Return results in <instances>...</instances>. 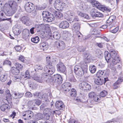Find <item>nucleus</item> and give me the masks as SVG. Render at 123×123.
<instances>
[{"mask_svg": "<svg viewBox=\"0 0 123 123\" xmlns=\"http://www.w3.org/2000/svg\"><path fill=\"white\" fill-rule=\"evenodd\" d=\"M50 10H52V12L54 13V14L52 13L49 14L47 13L45 14V16H44L43 20L45 22H51L55 19L54 16L56 18H61L63 17L62 14L61 12H57L51 8H50Z\"/></svg>", "mask_w": 123, "mask_h": 123, "instance_id": "1", "label": "nucleus"}, {"mask_svg": "<svg viewBox=\"0 0 123 123\" xmlns=\"http://www.w3.org/2000/svg\"><path fill=\"white\" fill-rule=\"evenodd\" d=\"M114 53H111L112 59L110 61V64L109 67L112 70V72L116 73V68L114 66L120 62V58L116 52H114Z\"/></svg>", "mask_w": 123, "mask_h": 123, "instance_id": "2", "label": "nucleus"}, {"mask_svg": "<svg viewBox=\"0 0 123 123\" xmlns=\"http://www.w3.org/2000/svg\"><path fill=\"white\" fill-rule=\"evenodd\" d=\"M84 68L78 65L75 66L74 68V72L75 74L79 76H82L84 74H86L87 73V65L86 63H85Z\"/></svg>", "mask_w": 123, "mask_h": 123, "instance_id": "3", "label": "nucleus"}, {"mask_svg": "<svg viewBox=\"0 0 123 123\" xmlns=\"http://www.w3.org/2000/svg\"><path fill=\"white\" fill-rule=\"evenodd\" d=\"M46 64L44 67V71L50 74H53L55 71V69L54 67L52 65L50 62V58L49 56L46 58Z\"/></svg>", "mask_w": 123, "mask_h": 123, "instance_id": "4", "label": "nucleus"}, {"mask_svg": "<svg viewBox=\"0 0 123 123\" xmlns=\"http://www.w3.org/2000/svg\"><path fill=\"white\" fill-rule=\"evenodd\" d=\"M90 2L94 7L103 11L110 12L111 9L107 7H105L101 5L99 2L96 0H90Z\"/></svg>", "mask_w": 123, "mask_h": 123, "instance_id": "5", "label": "nucleus"}, {"mask_svg": "<svg viewBox=\"0 0 123 123\" xmlns=\"http://www.w3.org/2000/svg\"><path fill=\"white\" fill-rule=\"evenodd\" d=\"M80 89L84 91H89L91 89V87L88 83L85 81H83L79 84Z\"/></svg>", "mask_w": 123, "mask_h": 123, "instance_id": "6", "label": "nucleus"}, {"mask_svg": "<svg viewBox=\"0 0 123 123\" xmlns=\"http://www.w3.org/2000/svg\"><path fill=\"white\" fill-rule=\"evenodd\" d=\"M45 72L46 73H43L41 74V80H42V83L45 81L48 82H52V78L50 75L52 74H50L46 72Z\"/></svg>", "mask_w": 123, "mask_h": 123, "instance_id": "7", "label": "nucleus"}, {"mask_svg": "<svg viewBox=\"0 0 123 123\" xmlns=\"http://www.w3.org/2000/svg\"><path fill=\"white\" fill-rule=\"evenodd\" d=\"M62 86L63 92L66 95H68V93H70V90L71 87V83L68 82H65L62 85Z\"/></svg>", "mask_w": 123, "mask_h": 123, "instance_id": "8", "label": "nucleus"}, {"mask_svg": "<svg viewBox=\"0 0 123 123\" xmlns=\"http://www.w3.org/2000/svg\"><path fill=\"white\" fill-rule=\"evenodd\" d=\"M24 8L26 11L30 13L33 11L35 8L34 5L30 2L26 3L25 6Z\"/></svg>", "mask_w": 123, "mask_h": 123, "instance_id": "9", "label": "nucleus"}, {"mask_svg": "<svg viewBox=\"0 0 123 123\" xmlns=\"http://www.w3.org/2000/svg\"><path fill=\"white\" fill-rule=\"evenodd\" d=\"M91 17L95 19L97 17H102L103 16V14L100 12H98L96 9L92 10L91 12Z\"/></svg>", "mask_w": 123, "mask_h": 123, "instance_id": "10", "label": "nucleus"}, {"mask_svg": "<svg viewBox=\"0 0 123 123\" xmlns=\"http://www.w3.org/2000/svg\"><path fill=\"white\" fill-rule=\"evenodd\" d=\"M57 70L61 73L65 74L66 73V67L64 64L62 62L58 63L56 65Z\"/></svg>", "mask_w": 123, "mask_h": 123, "instance_id": "11", "label": "nucleus"}, {"mask_svg": "<svg viewBox=\"0 0 123 123\" xmlns=\"http://www.w3.org/2000/svg\"><path fill=\"white\" fill-rule=\"evenodd\" d=\"M65 4L60 0H56L55 2L54 6L58 10H61L64 8Z\"/></svg>", "mask_w": 123, "mask_h": 123, "instance_id": "12", "label": "nucleus"}, {"mask_svg": "<svg viewBox=\"0 0 123 123\" xmlns=\"http://www.w3.org/2000/svg\"><path fill=\"white\" fill-rule=\"evenodd\" d=\"M55 45L58 49L60 50L64 49L66 47L64 42L59 40H57L55 42Z\"/></svg>", "mask_w": 123, "mask_h": 123, "instance_id": "13", "label": "nucleus"}, {"mask_svg": "<svg viewBox=\"0 0 123 123\" xmlns=\"http://www.w3.org/2000/svg\"><path fill=\"white\" fill-rule=\"evenodd\" d=\"M53 81L55 82L58 84H61L62 81V79L61 75L59 74H56L54 75L53 77Z\"/></svg>", "mask_w": 123, "mask_h": 123, "instance_id": "14", "label": "nucleus"}, {"mask_svg": "<svg viewBox=\"0 0 123 123\" xmlns=\"http://www.w3.org/2000/svg\"><path fill=\"white\" fill-rule=\"evenodd\" d=\"M11 72L13 74L16 75L14 77V79L15 80H20L21 78V77L20 76L17 75H18L20 71L19 70L17 69L16 68L12 67L11 68Z\"/></svg>", "mask_w": 123, "mask_h": 123, "instance_id": "15", "label": "nucleus"}, {"mask_svg": "<svg viewBox=\"0 0 123 123\" xmlns=\"http://www.w3.org/2000/svg\"><path fill=\"white\" fill-rule=\"evenodd\" d=\"M114 52H116L113 50H111L110 51V53H109L108 51H105L104 53V56L105 59L106 61L108 62L109 61H110L111 60V53H115Z\"/></svg>", "mask_w": 123, "mask_h": 123, "instance_id": "16", "label": "nucleus"}, {"mask_svg": "<svg viewBox=\"0 0 123 123\" xmlns=\"http://www.w3.org/2000/svg\"><path fill=\"white\" fill-rule=\"evenodd\" d=\"M30 34V31L27 29H24L22 32V37L24 40H27L28 39Z\"/></svg>", "mask_w": 123, "mask_h": 123, "instance_id": "17", "label": "nucleus"}, {"mask_svg": "<svg viewBox=\"0 0 123 123\" xmlns=\"http://www.w3.org/2000/svg\"><path fill=\"white\" fill-rule=\"evenodd\" d=\"M55 105L56 108L59 110H62L65 107L63 103L61 101H57L55 103Z\"/></svg>", "mask_w": 123, "mask_h": 123, "instance_id": "18", "label": "nucleus"}, {"mask_svg": "<svg viewBox=\"0 0 123 123\" xmlns=\"http://www.w3.org/2000/svg\"><path fill=\"white\" fill-rule=\"evenodd\" d=\"M20 21L24 24L26 25L29 26L31 24L30 22V19L27 16H24L20 19Z\"/></svg>", "mask_w": 123, "mask_h": 123, "instance_id": "19", "label": "nucleus"}, {"mask_svg": "<svg viewBox=\"0 0 123 123\" xmlns=\"http://www.w3.org/2000/svg\"><path fill=\"white\" fill-rule=\"evenodd\" d=\"M33 116V113L31 111L28 110L25 111L23 113V116L26 117L25 120L30 119Z\"/></svg>", "mask_w": 123, "mask_h": 123, "instance_id": "20", "label": "nucleus"}, {"mask_svg": "<svg viewBox=\"0 0 123 123\" xmlns=\"http://www.w3.org/2000/svg\"><path fill=\"white\" fill-rule=\"evenodd\" d=\"M8 5L12 10H16L18 8L17 4L13 0H10L8 2Z\"/></svg>", "mask_w": 123, "mask_h": 123, "instance_id": "21", "label": "nucleus"}, {"mask_svg": "<svg viewBox=\"0 0 123 123\" xmlns=\"http://www.w3.org/2000/svg\"><path fill=\"white\" fill-rule=\"evenodd\" d=\"M59 26L60 28L66 29L69 26V24L67 21H62L59 24Z\"/></svg>", "mask_w": 123, "mask_h": 123, "instance_id": "22", "label": "nucleus"}, {"mask_svg": "<svg viewBox=\"0 0 123 123\" xmlns=\"http://www.w3.org/2000/svg\"><path fill=\"white\" fill-rule=\"evenodd\" d=\"M94 82L98 85H102L104 83V80L102 78L97 77L95 79Z\"/></svg>", "mask_w": 123, "mask_h": 123, "instance_id": "23", "label": "nucleus"}, {"mask_svg": "<svg viewBox=\"0 0 123 123\" xmlns=\"http://www.w3.org/2000/svg\"><path fill=\"white\" fill-rule=\"evenodd\" d=\"M16 10L4 9L3 12L7 16H11L14 13Z\"/></svg>", "mask_w": 123, "mask_h": 123, "instance_id": "24", "label": "nucleus"}, {"mask_svg": "<svg viewBox=\"0 0 123 123\" xmlns=\"http://www.w3.org/2000/svg\"><path fill=\"white\" fill-rule=\"evenodd\" d=\"M7 76V74L6 72L4 71V73L1 74L0 76V80L2 82H5L6 80Z\"/></svg>", "mask_w": 123, "mask_h": 123, "instance_id": "25", "label": "nucleus"}, {"mask_svg": "<svg viewBox=\"0 0 123 123\" xmlns=\"http://www.w3.org/2000/svg\"><path fill=\"white\" fill-rule=\"evenodd\" d=\"M18 25H16L15 27L13 28L12 31L14 34L16 35L19 34L21 32V30L19 29L18 28Z\"/></svg>", "mask_w": 123, "mask_h": 123, "instance_id": "26", "label": "nucleus"}, {"mask_svg": "<svg viewBox=\"0 0 123 123\" xmlns=\"http://www.w3.org/2000/svg\"><path fill=\"white\" fill-rule=\"evenodd\" d=\"M123 81V79L121 78H118V80L115 83H114L113 87L114 89H117L118 87V86L120 83Z\"/></svg>", "mask_w": 123, "mask_h": 123, "instance_id": "27", "label": "nucleus"}, {"mask_svg": "<svg viewBox=\"0 0 123 123\" xmlns=\"http://www.w3.org/2000/svg\"><path fill=\"white\" fill-rule=\"evenodd\" d=\"M106 74L104 71L99 70L97 73L96 76L103 78Z\"/></svg>", "mask_w": 123, "mask_h": 123, "instance_id": "28", "label": "nucleus"}, {"mask_svg": "<svg viewBox=\"0 0 123 123\" xmlns=\"http://www.w3.org/2000/svg\"><path fill=\"white\" fill-rule=\"evenodd\" d=\"M70 93L68 94V93L67 96H68L70 95L71 97H75L77 95V91L74 88H72L71 89Z\"/></svg>", "mask_w": 123, "mask_h": 123, "instance_id": "29", "label": "nucleus"}, {"mask_svg": "<svg viewBox=\"0 0 123 123\" xmlns=\"http://www.w3.org/2000/svg\"><path fill=\"white\" fill-rule=\"evenodd\" d=\"M40 47H42L44 50H46L47 49V43L46 42H42L40 44Z\"/></svg>", "mask_w": 123, "mask_h": 123, "instance_id": "30", "label": "nucleus"}, {"mask_svg": "<svg viewBox=\"0 0 123 123\" xmlns=\"http://www.w3.org/2000/svg\"><path fill=\"white\" fill-rule=\"evenodd\" d=\"M35 119L36 120L43 119V114L40 113H38L35 115Z\"/></svg>", "mask_w": 123, "mask_h": 123, "instance_id": "31", "label": "nucleus"}, {"mask_svg": "<svg viewBox=\"0 0 123 123\" xmlns=\"http://www.w3.org/2000/svg\"><path fill=\"white\" fill-rule=\"evenodd\" d=\"M10 108V106L7 104H5L1 105L0 107V109L2 111H4L6 109Z\"/></svg>", "mask_w": 123, "mask_h": 123, "instance_id": "32", "label": "nucleus"}, {"mask_svg": "<svg viewBox=\"0 0 123 123\" xmlns=\"http://www.w3.org/2000/svg\"><path fill=\"white\" fill-rule=\"evenodd\" d=\"M13 94L14 95V96L16 98H21L23 96L24 94L23 93H17L15 92H14Z\"/></svg>", "mask_w": 123, "mask_h": 123, "instance_id": "33", "label": "nucleus"}, {"mask_svg": "<svg viewBox=\"0 0 123 123\" xmlns=\"http://www.w3.org/2000/svg\"><path fill=\"white\" fill-rule=\"evenodd\" d=\"M40 41V39L38 36H36L34 37L31 39V41L34 43H38Z\"/></svg>", "mask_w": 123, "mask_h": 123, "instance_id": "34", "label": "nucleus"}, {"mask_svg": "<svg viewBox=\"0 0 123 123\" xmlns=\"http://www.w3.org/2000/svg\"><path fill=\"white\" fill-rule=\"evenodd\" d=\"M15 65L16 67V68L19 71L23 68V65L18 62L15 63Z\"/></svg>", "mask_w": 123, "mask_h": 123, "instance_id": "35", "label": "nucleus"}, {"mask_svg": "<svg viewBox=\"0 0 123 123\" xmlns=\"http://www.w3.org/2000/svg\"><path fill=\"white\" fill-rule=\"evenodd\" d=\"M89 70L91 73H94L96 71V68L94 65H91L89 67Z\"/></svg>", "mask_w": 123, "mask_h": 123, "instance_id": "36", "label": "nucleus"}, {"mask_svg": "<svg viewBox=\"0 0 123 123\" xmlns=\"http://www.w3.org/2000/svg\"><path fill=\"white\" fill-rule=\"evenodd\" d=\"M74 28L76 31H79L80 28V24L78 23H75L74 25Z\"/></svg>", "mask_w": 123, "mask_h": 123, "instance_id": "37", "label": "nucleus"}, {"mask_svg": "<svg viewBox=\"0 0 123 123\" xmlns=\"http://www.w3.org/2000/svg\"><path fill=\"white\" fill-rule=\"evenodd\" d=\"M53 37L56 39H59L60 37V35L59 33L57 32H55L53 33Z\"/></svg>", "mask_w": 123, "mask_h": 123, "instance_id": "38", "label": "nucleus"}, {"mask_svg": "<svg viewBox=\"0 0 123 123\" xmlns=\"http://www.w3.org/2000/svg\"><path fill=\"white\" fill-rule=\"evenodd\" d=\"M43 114H51V110L48 108L45 109L43 111Z\"/></svg>", "mask_w": 123, "mask_h": 123, "instance_id": "39", "label": "nucleus"}, {"mask_svg": "<svg viewBox=\"0 0 123 123\" xmlns=\"http://www.w3.org/2000/svg\"><path fill=\"white\" fill-rule=\"evenodd\" d=\"M33 78L34 80L37 81L42 83V80H41V77H39L38 75H35L33 77Z\"/></svg>", "mask_w": 123, "mask_h": 123, "instance_id": "40", "label": "nucleus"}, {"mask_svg": "<svg viewBox=\"0 0 123 123\" xmlns=\"http://www.w3.org/2000/svg\"><path fill=\"white\" fill-rule=\"evenodd\" d=\"M68 80L72 82H76V81L74 77L72 75L69 76L68 78Z\"/></svg>", "mask_w": 123, "mask_h": 123, "instance_id": "41", "label": "nucleus"}, {"mask_svg": "<svg viewBox=\"0 0 123 123\" xmlns=\"http://www.w3.org/2000/svg\"><path fill=\"white\" fill-rule=\"evenodd\" d=\"M42 25L41 24H36L34 26V29H36L37 32H39L42 28Z\"/></svg>", "mask_w": 123, "mask_h": 123, "instance_id": "42", "label": "nucleus"}, {"mask_svg": "<svg viewBox=\"0 0 123 123\" xmlns=\"http://www.w3.org/2000/svg\"><path fill=\"white\" fill-rule=\"evenodd\" d=\"M107 94V92L106 91L104 90L100 92V96L102 97H104L106 96Z\"/></svg>", "mask_w": 123, "mask_h": 123, "instance_id": "43", "label": "nucleus"}, {"mask_svg": "<svg viewBox=\"0 0 123 123\" xmlns=\"http://www.w3.org/2000/svg\"><path fill=\"white\" fill-rule=\"evenodd\" d=\"M51 115L43 114V119L44 120H48L49 119L50 116Z\"/></svg>", "mask_w": 123, "mask_h": 123, "instance_id": "44", "label": "nucleus"}, {"mask_svg": "<svg viewBox=\"0 0 123 123\" xmlns=\"http://www.w3.org/2000/svg\"><path fill=\"white\" fill-rule=\"evenodd\" d=\"M27 105L29 107L35 105L34 99L32 100L29 101L27 103Z\"/></svg>", "mask_w": 123, "mask_h": 123, "instance_id": "45", "label": "nucleus"}, {"mask_svg": "<svg viewBox=\"0 0 123 123\" xmlns=\"http://www.w3.org/2000/svg\"><path fill=\"white\" fill-rule=\"evenodd\" d=\"M25 96L26 97L30 98L32 96V94L30 92H26L25 94Z\"/></svg>", "mask_w": 123, "mask_h": 123, "instance_id": "46", "label": "nucleus"}, {"mask_svg": "<svg viewBox=\"0 0 123 123\" xmlns=\"http://www.w3.org/2000/svg\"><path fill=\"white\" fill-rule=\"evenodd\" d=\"M35 68H36V69H35V71L36 70H42L43 68V67L42 65H36L35 66Z\"/></svg>", "mask_w": 123, "mask_h": 123, "instance_id": "47", "label": "nucleus"}, {"mask_svg": "<svg viewBox=\"0 0 123 123\" xmlns=\"http://www.w3.org/2000/svg\"><path fill=\"white\" fill-rule=\"evenodd\" d=\"M14 48L17 52H20L21 51V48L19 45L16 46H15Z\"/></svg>", "mask_w": 123, "mask_h": 123, "instance_id": "48", "label": "nucleus"}, {"mask_svg": "<svg viewBox=\"0 0 123 123\" xmlns=\"http://www.w3.org/2000/svg\"><path fill=\"white\" fill-rule=\"evenodd\" d=\"M25 75L24 77L26 79H30V74L29 71L28 70H26L25 72Z\"/></svg>", "mask_w": 123, "mask_h": 123, "instance_id": "49", "label": "nucleus"}, {"mask_svg": "<svg viewBox=\"0 0 123 123\" xmlns=\"http://www.w3.org/2000/svg\"><path fill=\"white\" fill-rule=\"evenodd\" d=\"M34 101L35 105H39L41 104V102L40 100L38 99H34Z\"/></svg>", "mask_w": 123, "mask_h": 123, "instance_id": "50", "label": "nucleus"}, {"mask_svg": "<svg viewBox=\"0 0 123 123\" xmlns=\"http://www.w3.org/2000/svg\"><path fill=\"white\" fill-rule=\"evenodd\" d=\"M96 94L94 92H91L89 93L88 96L89 98H92Z\"/></svg>", "mask_w": 123, "mask_h": 123, "instance_id": "51", "label": "nucleus"}, {"mask_svg": "<svg viewBox=\"0 0 123 123\" xmlns=\"http://www.w3.org/2000/svg\"><path fill=\"white\" fill-rule=\"evenodd\" d=\"M99 96H97L96 95L92 98L93 100L96 102H98L99 100Z\"/></svg>", "mask_w": 123, "mask_h": 123, "instance_id": "52", "label": "nucleus"}, {"mask_svg": "<svg viewBox=\"0 0 123 123\" xmlns=\"http://www.w3.org/2000/svg\"><path fill=\"white\" fill-rule=\"evenodd\" d=\"M119 30V27H116L114 29L111 30L110 31L112 33H116Z\"/></svg>", "mask_w": 123, "mask_h": 123, "instance_id": "53", "label": "nucleus"}, {"mask_svg": "<svg viewBox=\"0 0 123 123\" xmlns=\"http://www.w3.org/2000/svg\"><path fill=\"white\" fill-rule=\"evenodd\" d=\"M18 59L19 60L23 62H24L25 59L24 56L22 55H21L19 56Z\"/></svg>", "mask_w": 123, "mask_h": 123, "instance_id": "54", "label": "nucleus"}, {"mask_svg": "<svg viewBox=\"0 0 123 123\" xmlns=\"http://www.w3.org/2000/svg\"><path fill=\"white\" fill-rule=\"evenodd\" d=\"M4 64L8 65L10 66L11 65V62L9 60H6L4 62Z\"/></svg>", "mask_w": 123, "mask_h": 123, "instance_id": "55", "label": "nucleus"}, {"mask_svg": "<svg viewBox=\"0 0 123 123\" xmlns=\"http://www.w3.org/2000/svg\"><path fill=\"white\" fill-rule=\"evenodd\" d=\"M6 20H7L8 21H9L11 23L12 21L11 20V18H3L2 19L1 18H0V22L4 21Z\"/></svg>", "mask_w": 123, "mask_h": 123, "instance_id": "56", "label": "nucleus"}, {"mask_svg": "<svg viewBox=\"0 0 123 123\" xmlns=\"http://www.w3.org/2000/svg\"><path fill=\"white\" fill-rule=\"evenodd\" d=\"M77 36L79 39H81L83 37L82 35L80 32L78 31L77 33Z\"/></svg>", "mask_w": 123, "mask_h": 123, "instance_id": "57", "label": "nucleus"}, {"mask_svg": "<svg viewBox=\"0 0 123 123\" xmlns=\"http://www.w3.org/2000/svg\"><path fill=\"white\" fill-rule=\"evenodd\" d=\"M85 49L83 48L82 47H80L78 48V50L80 52H83L85 50Z\"/></svg>", "mask_w": 123, "mask_h": 123, "instance_id": "58", "label": "nucleus"}, {"mask_svg": "<svg viewBox=\"0 0 123 123\" xmlns=\"http://www.w3.org/2000/svg\"><path fill=\"white\" fill-rule=\"evenodd\" d=\"M79 20V19L77 16H75L73 19L72 22H78Z\"/></svg>", "mask_w": 123, "mask_h": 123, "instance_id": "59", "label": "nucleus"}, {"mask_svg": "<svg viewBox=\"0 0 123 123\" xmlns=\"http://www.w3.org/2000/svg\"><path fill=\"white\" fill-rule=\"evenodd\" d=\"M40 93L37 92H36L33 93V96L34 97H39V94Z\"/></svg>", "mask_w": 123, "mask_h": 123, "instance_id": "60", "label": "nucleus"}, {"mask_svg": "<svg viewBox=\"0 0 123 123\" xmlns=\"http://www.w3.org/2000/svg\"><path fill=\"white\" fill-rule=\"evenodd\" d=\"M68 15L71 16H73L74 14V12L71 11H69L68 12Z\"/></svg>", "mask_w": 123, "mask_h": 123, "instance_id": "61", "label": "nucleus"}, {"mask_svg": "<svg viewBox=\"0 0 123 123\" xmlns=\"http://www.w3.org/2000/svg\"><path fill=\"white\" fill-rule=\"evenodd\" d=\"M83 17L86 19H90V17H89V15L86 13H84L83 16Z\"/></svg>", "mask_w": 123, "mask_h": 123, "instance_id": "62", "label": "nucleus"}, {"mask_svg": "<svg viewBox=\"0 0 123 123\" xmlns=\"http://www.w3.org/2000/svg\"><path fill=\"white\" fill-rule=\"evenodd\" d=\"M68 123H77V122L74 119H72L69 121Z\"/></svg>", "mask_w": 123, "mask_h": 123, "instance_id": "63", "label": "nucleus"}, {"mask_svg": "<svg viewBox=\"0 0 123 123\" xmlns=\"http://www.w3.org/2000/svg\"><path fill=\"white\" fill-rule=\"evenodd\" d=\"M42 98L45 101H47L48 99L47 96V95H43L42 97Z\"/></svg>", "mask_w": 123, "mask_h": 123, "instance_id": "64", "label": "nucleus"}]
</instances>
